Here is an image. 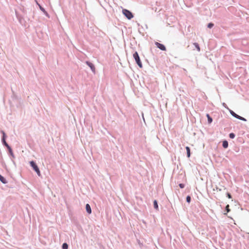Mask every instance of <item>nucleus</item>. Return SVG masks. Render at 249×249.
I'll use <instances>...</instances> for the list:
<instances>
[{
	"mask_svg": "<svg viewBox=\"0 0 249 249\" xmlns=\"http://www.w3.org/2000/svg\"><path fill=\"white\" fill-rule=\"evenodd\" d=\"M30 164L33 169L35 170V171L37 173V175L38 176H40L41 174L40 170L36 162L34 161H30Z\"/></svg>",
	"mask_w": 249,
	"mask_h": 249,
	"instance_id": "nucleus-1",
	"label": "nucleus"
},
{
	"mask_svg": "<svg viewBox=\"0 0 249 249\" xmlns=\"http://www.w3.org/2000/svg\"><path fill=\"white\" fill-rule=\"evenodd\" d=\"M133 57L135 59V61H136V63L138 64V65L140 68H142V63L141 61L140 60V58L139 55L138 54V53L137 52H135L133 53Z\"/></svg>",
	"mask_w": 249,
	"mask_h": 249,
	"instance_id": "nucleus-2",
	"label": "nucleus"
},
{
	"mask_svg": "<svg viewBox=\"0 0 249 249\" xmlns=\"http://www.w3.org/2000/svg\"><path fill=\"white\" fill-rule=\"evenodd\" d=\"M123 13L128 19H131L133 17L132 13L127 9H123Z\"/></svg>",
	"mask_w": 249,
	"mask_h": 249,
	"instance_id": "nucleus-3",
	"label": "nucleus"
},
{
	"mask_svg": "<svg viewBox=\"0 0 249 249\" xmlns=\"http://www.w3.org/2000/svg\"><path fill=\"white\" fill-rule=\"evenodd\" d=\"M229 111H230V112L231 114L233 117H235V118H237V119H239V120H242V121H247V120H246L245 118H243V117H241V116H239V115H237V114H236V113H235L233 111H232V110H231L230 109V110H229Z\"/></svg>",
	"mask_w": 249,
	"mask_h": 249,
	"instance_id": "nucleus-4",
	"label": "nucleus"
},
{
	"mask_svg": "<svg viewBox=\"0 0 249 249\" xmlns=\"http://www.w3.org/2000/svg\"><path fill=\"white\" fill-rule=\"evenodd\" d=\"M155 45L160 50L162 51H166V47L164 45L160 44L158 42H156Z\"/></svg>",
	"mask_w": 249,
	"mask_h": 249,
	"instance_id": "nucleus-5",
	"label": "nucleus"
},
{
	"mask_svg": "<svg viewBox=\"0 0 249 249\" xmlns=\"http://www.w3.org/2000/svg\"><path fill=\"white\" fill-rule=\"evenodd\" d=\"M86 63L87 65L90 67L91 70L93 73H95V68L94 67V65L91 62L89 61H86Z\"/></svg>",
	"mask_w": 249,
	"mask_h": 249,
	"instance_id": "nucleus-6",
	"label": "nucleus"
},
{
	"mask_svg": "<svg viewBox=\"0 0 249 249\" xmlns=\"http://www.w3.org/2000/svg\"><path fill=\"white\" fill-rule=\"evenodd\" d=\"M36 4L38 5L40 9L41 10V11H42L44 14L47 16V17H49V14H48V13L46 11V10H45V9L44 8H43L38 2L37 1H36Z\"/></svg>",
	"mask_w": 249,
	"mask_h": 249,
	"instance_id": "nucleus-7",
	"label": "nucleus"
},
{
	"mask_svg": "<svg viewBox=\"0 0 249 249\" xmlns=\"http://www.w3.org/2000/svg\"><path fill=\"white\" fill-rule=\"evenodd\" d=\"M86 209L87 212L89 214H90L91 213V209L90 208V205L89 204H87L86 205Z\"/></svg>",
	"mask_w": 249,
	"mask_h": 249,
	"instance_id": "nucleus-8",
	"label": "nucleus"
},
{
	"mask_svg": "<svg viewBox=\"0 0 249 249\" xmlns=\"http://www.w3.org/2000/svg\"><path fill=\"white\" fill-rule=\"evenodd\" d=\"M0 180L1 182H2L4 184H6L7 183L6 179L0 175Z\"/></svg>",
	"mask_w": 249,
	"mask_h": 249,
	"instance_id": "nucleus-9",
	"label": "nucleus"
},
{
	"mask_svg": "<svg viewBox=\"0 0 249 249\" xmlns=\"http://www.w3.org/2000/svg\"><path fill=\"white\" fill-rule=\"evenodd\" d=\"M185 148L187 151V156L188 158H189L191 155L190 148L188 146H186Z\"/></svg>",
	"mask_w": 249,
	"mask_h": 249,
	"instance_id": "nucleus-10",
	"label": "nucleus"
},
{
	"mask_svg": "<svg viewBox=\"0 0 249 249\" xmlns=\"http://www.w3.org/2000/svg\"><path fill=\"white\" fill-rule=\"evenodd\" d=\"M1 141H2V142L4 146H5L7 148V149H8L9 147H10V146L6 142L5 140H4V139H2Z\"/></svg>",
	"mask_w": 249,
	"mask_h": 249,
	"instance_id": "nucleus-11",
	"label": "nucleus"
},
{
	"mask_svg": "<svg viewBox=\"0 0 249 249\" xmlns=\"http://www.w3.org/2000/svg\"><path fill=\"white\" fill-rule=\"evenodd\" d=\"M206 116L208 118V122L209 124H211L213 122L212 118L210 116L209 114H207Z\"/></svg>",
	"mask_w": 249,
	"mask_h": 249,
	"instance_id": "nucleus-12",
	"label": "nucleus"
},
{
	"mask_svg": "<svg viewBox=\"0 0 249 249\" xmlns=\"http://www.w3.org/2000/svg\"><path fill=\"white\" fill-rule=\"evenodd\" d=\"M153 205H154V208L157 210H159V207H158V202L157 200H155L154 201V202H153Z\"/></svg>",
	"mask_w": 249,
	"mask_h": 249,
	"instance_id": "nucleus-13",
	"label": "nucleus"
},
{
	"mask_svg": "<svg viewBox=\"0 0 249 249\" xmlns=\"http://www.w3.org/2000/svg\"><path fill=\"white\" fill-rule=\"evenodd\" d=\"M222 146L224 148H226L228 147V142L227 141H224L223 142V143H222Z\"/></svg>",
	"mask_w": 249,
	"mask_h": 249,
	"instance_id": "nucleus-14",
	"label": "nucleus"
},
{
	"mask_svg": "<svg viewBox=\"0 0 249 249\" xmlns=\"http://www.w3.org/2000/svg\"><path fill=\"white\" fill-rule=\"evenodd\" d=\"M8 150L9 153V154H10V155L12 157V158H15V156H14V154H13V151H12V148H11V147H9V148L8 149Z\"/></svg>",
	"mask_w": 249,
	"mask_h": 249,
	"instance_id": "nucleus-15",
	"label": "nucleus"
},
{
	"mask_svg": "<svg viewBox=\"0 0 249 249\" xmlns=\"http://www.w3.org/2000/svg\"><path fill=\"white\" fill-rule=\"evenodd\" d=\"M194 45L197 50L199 52L200 51V48L199 47V44L197 43H194Z\"/></svg>",
	"mask_w": 249,
	"mask_h": 249,
	"instance_id": "nucleus-16",
	"label": "nucleus"
},
{
	"mask_svg": "<svg viewBox=\"0 0 249 249\" xmlns=\"http://www.w3.org/2000/svg\"><path fill=\"white\" fill-rule=\"evenodd\" d=\"M62 248V249H68V245L67 243H64L63 244Z\"/></svg>",
	"mask_w": 249,
	"mask_h": 249,
	"instance_id": "nucleus-17",
	"label": "nucleus"
},
{
	"mask_svg": "<svg viewBox=\"0 0 249 249\" xmlns=\"http://www.w3.org/2000/svg\"><path fill=\"white\" fill-rule=\"evenodd\" d=\"M235 135L233 133H231L229 134V137L231 139H234L235 138Z\"/></svg>",
	"mask_w": 249,
	"mask_h": 249,
	"instance_id": "nucleus-18",
	"label": "nucleus"
},
{
	"mask_svg": "<svg viewBox=\"0 0 249 249\" xmlns=\"http://www.w3.org/2000/svg\"><path fill=\"white\" fill-rule=\"evenodd\" d=\"M1 133L2 134V139H4V140H5L6 136L5 132L3 130H1Z\"/></svg>",
	"mask_w": 249,
	"mask_h": 249,
	"instance_id": "nucleus-19",
	"label": "nucleus"
},
{
	"mask_svg": "<svg viewBox=\"0 0 249 249\" xmlns=\"http://www.w3.org/2000/svg\"><path fill=\"white\" fill-rule=\"evenodd\" d=\"M191 197L190 196H188L187 197H186V201L188 202V203H190L191 202Z\"/></svg>",
	"mask_w": 249,
	"mask_h": 249,
	"instance_id": "nucleus-20",
	"label": "nucleus"
},
{
	"mask_svg": "<svg viewBox=\"0 0 249 249\" xmlns=\"http://www.w3.org/2000/svg\"><path fill=\"white\" fill-rule=\"evenodd\" d=\"M214 26V24L212 23H209L208 25H207V27L208 28H212L213 26Z\"/></svg>",
	"mask_w": 249,
	"mask_h": 249,
	"instance_id": "nucleus-21",
	"label": "nucleus"
},
{
	"mask_svg": "<svg viewBox=\"0 0 249 249\" xmlns=\"http://www.w3.org/2000/svg\"><path fill=\"white\" fill-rule=\"evenodd\" d=\"M225 210L227 212V213H229L230 211V209H229V205H227L226 206Z\"/></svg>",
	"mask_w": 249,
	"mask_h": 249,
	"instance_id": "nucleus-22",
	"label": "nucleus"
},
{
	"mask_svg": "<svg viewBox=\"0 0 249 249\" xmlns=\"http://www.w3.org/2000/svg\"><path fill=\"white\" fill-rule=\"evenodd\" d=\"M179 187H180V188H184L185 185H184V184H183V183H180V184H179Z\"/></svg>",
	"mask_w": 249,
	"mask_h": 249,
	"instance_id": "nucleus-23",
	"label": "nucleus"
},
{
	"mask_svg": "<svg viewBox=\"0 0 249 249\" xmlns=\"http://www.w3.org/2000/svg\"><path fill=\"white\" fill-rule=\"evenodd\" d=\"M227 196L229 198H231L232 197L231 195L229 193H227Z\"/></svg>",
	"mask_w": 249,
	"mask_h": 249,
	"instance_id": "nucleus-24",
	"label": "nucleus"
},
{
	"mask_svg": "<svg viewBox=\"0 0 249 249\" xmlns=\"http://www.w3.org/2000/svg\"><path fill=\"white\" fill-rule=\"evenodd\" d=\"M223 106L224 107H226V104L225 103H223Z\"/></svg>",
	"mask_w": 249,
	"mask_h": 249,
	"instance_id": "nucleus-25",
	"label": "nucleus"
}]
</instances>
